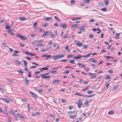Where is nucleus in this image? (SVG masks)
I'll use <instances>...</instances> for the list:
<instances>
[{"label":"nucleus","instance_id":"30","mask_svg":"<svg viewBox=\"0 0 122 122\" xmlns=\"http://www.w3.org/2000/svg\"><path fill=\"white\" fill-rule=\"evenodd\" d=\"M51 56H52L51 55H47V56L45 58V60H47L48 59V58L49 57H51Z\"/></svg>","mask_w":122,"mask_h":122},{"label":"nucleus","instance_id":"58","mask_svg":"<svg viewBox=\"0 0 122 122\" xmlns=\"http://www.w3.org/2000/svg\"><path fill=\"white\" fill-rule=\"evenodd\" d=\"M64 73H66V74H68L70 73L69 71V70H67L66 71L64 72Z\"/></svg>","mask_w":122,"mask_h":122},{"label":"nucleus","instance_id":"16","mask_svg":"<svg viewBox=\"0 0 122 122\" xmlns=\"http://www.w3.org/2000/svg\"><path fill=\"white\" fill-rule=\"evenodd\" d=\"M26 19L25 17H21L19 18V20L21 21H24L26 20Z\"/></svg>","mask_w":122,"mask_h":122},{"label":"nucleus","instance_id":"61","mask_svg":"<svg viewBox=\"0 0 122 122\" xmlns=\"http://www.w3.org/2000/svg\"><path fill=\"white\" fill-rule=\"evenodd\" d=\"M39 31L42 32H44L45 30L43 29H41Z\"/></svg>","mask_w":122,"mask_h":122},{"label":"nucleus","instance_id":"22","mask_svg":"<svg viewBox=\"0 0 122 122\" xmlns=\"http://www.w3.org/2000/svg\"><path fill=\"white\" fill-rule=\"evenodd\" d=\"M95 94H93L92 95H86V98H88V97H92L93 96H95Z\"/></svg>","mask_w":122,"mask_h":122},{"label":"nucleus","instance_id":"29","mask_svg":"<svg viewBox=\"0 0 122 122\" xmlns=\"http://www.w3.org/2000/svg\"><path fill=\"white\" fill-rule=\"evenodd\" d=\"M107 10V8H102L101 10L104 11H106Z\"/></svg>","mask_w":122,"mask_h":122},{"label":"nucleus","instance_id":"2","mask_svg":"<svg viewBox=\"0 0 122 122\" xmlns=\"http://www.w3.org/2000/svg\"><path fill=\"white\" fill-rule=\"evenodd\" d=\"M16 36L19 38L21 40H22L23 41L26 40V37L20 34H17L16 35Z\"/></svg>","mask_w":122,"mask_h":122},{"label":"nucleus","instance_id":"63","mask_svg":"<svg viewBox=\"0 0 122 122\" xmlns=\"http://www.w3.org/2000/svg\"><path fill=\"white\" fill-rule=\"evenodd\" d=\"M73 107L72 106H70L69 107V110H71L73 108Z\"/></svg>","mask_w":122,"mask_h":122},{"label":"nucleus","instance_id":"18","mask_svg":"<svg viewBox=\"0 0 122 122\" xmlns=\"http://www.w3.org/2000/svg\"><path fill=\"white\" fill-rule=\"evenodd\" d=\"M119 87V85H117L113 89V91H115Z\"/></svg>","mask_w":122,"mask_h":122},{"label":"nucleus","instance_id":"4","mask_svg":"<svg viewBox=\"0 0 122 122\" xmlns=\"http://www.w3.org/2000/svg\"><path fill=\"white\" fill-rule=\"evenodd\" d=\"M29 93L31 94L32 96L35 99H36L37 98L38 96L36 94L34 93L31 91H30Z\"/></svg>","mask_w":122,"mask_h":122},{"label":"nucleus","instance_id":"47","mask_svg":"<svg viewBox=\"0 0 122 122\" xmlns=\"http://www.w3.org/2000/svg\"><path fill=\"white\" fill-rule=\"evenodd\" d=\"M29 55L31 56H34L35 55V54H33L31 53H29Z\"/></svg>","mask_w":122,"mask_h":122},{"label":"nucleus","instance_id":"51","mask_svg":"<svg viewBox=\"0 0 122 122\" xmlns=\"http://www.w3.org/2000/svg\"><path fill=\"white\" fill-rule=\"evenodd\" d=\"M89 87V86H87V88H85L82 89V91H84V90H86Z\"/></svg>","mask_w":122,"mask_h":122},{"label":"nucleus","instance_id":"14","mask_svg":"<svg viewBox=\"0 0 122 122\" xmlns=\"http://www.w3.org/2000/svg\"><path fill=\"white\" fill-rule=\"evenodd\" d=\"M110 1L109 0H105L104 2L105 3V5L106 6L108 5L109 4V2Z\"/></svg>","mask_w":122,"mask_h":122},{"label":"nucleus","instance_id":"10","mask_svg":"<svg viewBox=\"0 0 122 122\" xmlns=\"http://www.w3.org/2000/svg\"><path fill=\"white\" fill-rule=\"evenodd\" d=\"M24 79L25 83L27 85H28L30 83V81L29 80H27V78H25Z\"/></svg>","mask_w":122,"mask_h":122},{"label":"nucleus","instance_id":"46","mask_svg":"<svg viewBox=\"0 0 122 122\" xmlns=\"http://www.w3.org/2000/svg\"><path fill=\"white\" fill-rule=\"evenodd\" d=\"M61 101L62 103H66V101L64 99H62Z\"/></svg>","mask_w":122,"mask_h":122},{"label":"nucleus","instance_id":"15","mask_svg":"<svg viewBox=\"0 0 122 122\" xmlns=\"http://www.w3.org/2000/svg\"><path fill=\"white\" fill-rule=\"evenodd\" d=\"M61 26L63 28H65L67 26V24H64L63 23H61Z\"/></svg>","mask_w":122,"mask_h":122},{"label":"nucleus","instance_id":"45","mask_svg":"<svg viewBox=\"0 0 122 122\" xmlns=\"http://www.w3.org/2000/svg\"><path fill=\"white\" fill-rule=\"evenodd\" d=\"M108 72L109 73L112 74L113 72V71L112 70H109L108 71Z\"/></svg>","mask_w":122,"mask_h":122},{"label":"nucleus","instance_id":"53","mask_svg":"<svg viewBox=\"0 0 122 122\" xmlns=\"http://www.w3.org/2000/svg\"><path fill=\"white\" fill-rule=\"evenodd\" d=\"M83 47L84 49H86V48H87L88 46L87 45H83Z\"/></svg>","mask_w":122,"mask_h":122},{"label":"nucleus","instance_id":"39","mask_svg":"<svg viewBox=\"0 0 122 122\" xmlns=\"http://www.w3.org/2000/svg\"><path fill=\"white\" fill-rule=\"evenodd\" d=\"M105 83H106V84L105 85V86L107 87V88H108V87H109V83L107 84V83L106 82H105Z\"/></svg>","mask_w":122,"mask_h":122},{"label":"nucleus","instance_id":"40","mask_svg":"<svg viewBox=\"0 0 122 122\" xmlns=\"http://www.w3.org/2000/svg\"><path fill=\"white\" fill-rule=\"evenodd\" d=\"M92 93V90H90L88 91L87 92L88 94H90Z\"/></svg>","mask_w":122,"mask_h":122},{"label":"nucleus","instance_id":"54","mask_svg":"<svg viewBox=\"0 0 122 122\" xmlns=\"http://www.w3.org/2000/svg\"><path fill=\"white\" fill-rule=\"evenodd\" d=\"M12 56H18V55L15 53H14L12 55Z\"/></svg>","mask_w":122,"mask_h":122},{"label":"nucleus","instance_id":"36","mask_svg":"<svg viewBox=\"0 0 122 122\" xmlns=\"http://www.w3.org/2000/svg\"><path fill=\"white\" fill-rule=\"evenodd\" d=\"M89 1L90 0H83V2L85 3H89Z\"/></svg>","mask_w":122,"mask_h":122},{"label":"nucleus","instance_id":"20","mask_svg":"<svg viewBox=\"0 0 122 122\" xmlns=\"http://www.w3.org/2000/svg\"><path fill=\"white\" fill-rule=\"evenodd\" d=\"M114 113V112L112 110H111V111H109L108 112V114H109L112 115Z\"/></svg>","mask_w":122,"mask_h":122},{"label":"nucleus","instance_id":"17","mask_svg":"<svg viewBox=\"0 0 122 122\" xmlns=\"http://www.w3.org/2000/svg\"><path fill=\"white\" fill-rule=\"evenodd\" d=\"M22 61L24 62V65L25 67H26L27 66V61L24 60L23 59L22 60Z\"/></svg>","mask_w":122,"mask_h":122},{"label":"nucleus","instance_id":"37","mask_svg":"<svg viewBox=\"0 0 122 122\" xmlns=\"http://www.w3.org/2000/svg\"><path fill=\"white\" fill-rule=\"evenodd\" d=\"M8 122H11V118L9 117H8Z\"/></svg>","mask_w":122,"mask_h":122},{"label":"nucleus","instance_id":"60","mask_svg":"<svg viewBox=\"0 0 122 122\" xmlns=\"http://www.w3.org/2000/svg\"><path fill=\"white\" fill-rule=\"evenodd\" d=\"M105 57H106L107 58V60H108L110 58H111V56H106Z\"/></svg>","mask_w":122,"mask_h":122},{"label":"nucleus","instance_id":"57","mask_svg":"<svg viewBox=\"0 0 122 122\" xmlns=\"http://www.w3.org/2000/svg\"><path fill=\"white\" fill-rule=\"evenodd\" d=\"M14 116L15 117V120L16 121H18V118L16 117V115H15Z\"/></svg>","mask_w":122,"mask_h":122},{"label":"nucleus","instance_id":"56","mask_svg":"<svg viewBox=\"0 0 122 122\" xmlns=\"http://www.w3.org/2000/svg\"><path fill=\"white\" fill-rule=\"evenodd\" d=\"M87 101H86L85 102V104L86 105V106H87L88 104Z\"/></svg>","mask_w":122,"mask_h":122},{"label":"nucleus","instance_id":"50","mask_svg":"<svg viewBox=\"0 0 122 122\" xmlns=\"http://www.w3.org/2000/svg\"><path fill=\"white\" fill-rule=\"evenodd\" d=\"M57 71L56 70L51 71L50 72L51 73H54L57 72Z\"/></svg>","mask_w":122,"mask_h":122},{"label":"nucleus","instance_id":"9","mask_svg":"<svg viewBox=\"0 0 122 122\" xmlns=\"http://www.w3.org/2000/svg\"><path fill=\"white\" fill-rule=\"evenodd\" d=\"M17 116L19 118L25 119V118L24 117V116L20 113H17Z\"/></svg>","mask_w":122,"mask_h":122},{"label":"nucleus","instance_id":"62","mask_svg":"<svg viewBox=\"0 0 122 122\" xmlns=\"http://www.w3.org/2000/svg\"><path fill=\"white\" fill-rule=\"evenodd\" d=\"M72 56L71 55H69L67 56V58H70L71 57H72Z\"/></svg>","mask_w":122,"mask_h":122},{"label":"nucleus","instance_id":"35","mask_svg":"<svg viewBox=\"0 0 122 122\" xmlns=\"http://www.w3.org/2000/svg\"><path fill=\"white\" fill-rule=\"evenodd\" d=\"M77 24H76L75 25H72V28L74 27V28H76L77 27Z\"/></svg>","mask_w":122,"mask_h":122},{"label":"nucleus","instance_id":"27","mask_svg":"<svg viewBox=\"0 0 122 122\" xmlns=\"http://www.w3.org/2000/svg\"><path fill=\"white\" fill-rule=\"evenodd\" d=\"M15 61L17 62V64L18 65H20L21 63V62L19 61L18 60H15Z\"/></svg>","mask_w":122,"mask_h":122},{"label":"nucleus","instance_id":"21","mask_svg":"<svg viewBox=\"0 0 122 122\" xmlns=\"http://www.w3.org/2000/svg\"><path fill=\"white\" fill-rule=\"evenodd\" d=\"M11 28V26H8L7 25H6L5 27V28L6 29L8 30L10 28Z\"/></svg>","mask_w":122,"mask_h":122},{"label":"nucleus","instance_id":"64","mask_svg":"<svg viewBox=\"0 0 122 122\" xmlns=\"http://www.w3.org/2000/svg\"><path fill=\"white\" fill-rule=\"evenodd\" d=\"M99 5L101 6H103L104 5V4L103 3H100Z\"/></svg>","mask_w":122,"mask_h":122},{"label":"nucleus","instance_id":"49","mask_svg":"<svg viewBox=\"0 0 122 122\" xmlns=\"http://www.w3.org/2000/svg\"><path fill=\"white\" fill-rule=\"evenodd\" d=\"M22 101L23 102H27V100L26 99H22Z\"/></svg>","mask_w":122,"mask_h":122},{"label":"nucleus","instance_id":"41","mask_svg":"<svg viewBox=\"0 0 122 122\" xmlns=\"http://www.w3.org/2000/svg\"><path fill=\"white\" fill-rule=\"evenodd\" d=\"M71 4H73L75 3V2L74 0H71Z\"/></svg>","mask_w":122,"mask_h":122},{"label":"nucleus","instance_id":"43","mask_svg":"<svg viewBox=\"0 0 122 122\" xmlns=\"http://www.w3.org/2000/svg\"><path fill=\"white\" fill-rule=\"evenodd\" d=\"M4 102H5L7 103H9L10 101L9 100H7L6 99H5V100Z\"/></svg>","mask_w":122,"mask_h":122},{"label":"nucleus","instance_id":"6","mask_svg":"<svg viewBox=\"0 0 122 122\" xmlns=\"http://www.w3.org/2000/svg\"><path fill=\"white\" fill-rule=\"evenodd\" d=\"M45 75H44V74H41L40 75L41 76L43 77L44 79H46V78H48L49 79L51 77L50 76H45Z\"/></svg>","mask_w":122,"mask_h":122},{"label":"nucleus","instance_id":"44","mask_svg":"<svg viewBox=\"0 0 122 122\" xmlns=\"http://www.w3.org/2000/svg\"><path fill=\"white\" fill-rule=\"evenodd\" d=\"M97 77V75L91 76L90 77V79H94L96 78Z\"/></svg>","mask_w":122,"mask_h":122},{"label":"nucleus","instance_id":"52","mask_svg":"<svg viewBox=\"0 0 122 122\" xmlns=\"http://www.w3.org/2000/svg\"><path fill=\"white\" fill-rule=\"evenodd\" d=\"M97 61V60H93V61H91L89 62H92L94 63H96V62Z\"/></svg>","mask_w":122,"mask_h":122},{"label":"nucleus","instance_id":"5","mask_svg":"<svg viewBox=\"0 0 122 122\" xmlns=\"http://www.w3.org/2000/svg\"><path fill=\"white\" fill-rule=\"evenodd\" d=\"M82 100L81 99H80L79 100L78 102L77 103L78 106V108H80L81 107V104Z\"/></svg>","mask_w":122,"mask_h":122},{"label":"nucleus","instance_id":"12","mask_svg":"<svg viewBox=\"0 0 122 122\" xmlns=\"http://www.w3.org/2000/svg\"><path fill=\"white\" fill-rule=\"evenodd\" d=\"M92 54L91 53H90L86 55L85 56H82V57L84 58H87L88 57H89Z\"/></svg>","mask_w":122,"mask_h":122},{"label":"nucleus","instance_id":"13","mask_svg":"<svg viewBox=\"0 0 122 122\" xmlns=\"http://www.w3.org/2000/svg\"><path fill=\"white\" fill-rule=\"evenodd\" d=\"M76 45L79 47H81L82 46L83 44L79 42H78L76 43Z\"/></svg>","mask_w":122,"mask_h":122},{"label":"nucleus","instance_id":"32","mask_svg":"<svg viewBox=\"0 0 122 122\" xmlns=\"http://www.w3.org/2000/svg\"><path fill=\"white\" fill-rule=\"evenodd\" d=\"M74 60H71L70 61H69V62L71 63L72 64H73L74 63Z\"/></svg>","mask_w":122,"mask_h":122},{"label":"nucleus","instance_id":"38","mask_svg":"<svg viewBox=\"0 0 122 122\" xmlns=\"http://www.w3.org/2000/svg\"><path fill=\"white\" fill-rule=\"evenodd\" d=\"M41 69H42L43 70H48L49 68H47V67H43L41 68Z\"/></svg>","mask_w":122,"mask_h":122},{"label":"nucleus","instance_id":"34","mask_svg":"<svg viewBox=\"0 0 122 122\" xmlns=\"http://www.w3.org/2000/svg\"><path fill=\"white\" fill-rule=\"evenodd\" d=\"M37 91L39 93H41L43 92V90L42 89H40L38 90H37Z\"/></svg>","mask_w":122,"mask_h":122},{"label":"nucleus","instance_id":"33","mask_svg":"<svg viewBox=\"0 0 122 122\" xmlns=\"http://www.w3.org/2000/svg\"><path fill=\"white\" fill-rule=\"evenodd\" d=\"M110 77L108 75H107L105 78V79H110Z\"/></svg>","mask_w":122,"mask_h":122},{"label":"nucleus","instance_id":"28","mask_svg":"<svg viewBox=\"0 0 122 122\" xmlns=\"http://www.w3.org/2000/svg\"><path fill=\"white\" fill-rule=\"evenodd\" d=\"M36 46L39 47L43 46V44L42 43L37 44Z\"/></svg>","mask_w":122,"mask_h":122},{"label":"nucleus","instance_id":"1","mask_svg":"<svg viewBox=\"0 0 122 122\" xmlns=\"http://www.w3.org/2000/svg\"><path fill=\"white\" fill-rule=\"evenodd\" d=\"M64 56V55H57L56 56H53L52 58H53L54 60H56L57 59H60L61 58L63 57Z\"/></svg>","mask_w":122,"mask_h":122},{"label":"nucleus","instance_id":"3","mask_svg":"<svg viewBox=\"0 0 122 122\" xmlns=\"http://www.w3.org/2000/svg\"><path fill=\"white\" fill-rule=\"evenodd\" d=\"M85 25H84L83 27H81V28H79V30L80 31H79L78 32V33L79 34H81L82 33V31L83 32H85V28H84V27H85Z\"/></svg>","mask_w":122,"mask_h":122},{"label":"nucleus","instance_id":"11","mask_svg":"<svg viewBox=\"0 0 122 122\" xmlns=\"http://www.w3.org/2000/svg\"><path fill=\"white\" fill-rule=\"evenodd\" d=\"M81 19V17H77L72 18L71 19V20L73 21H75L77 20H79Z\"/></svg>","mask_w":122,"mask_h":122},{"label":"nucleus","instance_id":"19","mask_svg":"<svg viewBox=\"0 0 122 122\" xmlns=\"http://www.w3.org/2000/svg\"><path fill=\"white\" fill-rule=\"evenodd\" d=\"M60 80L58 79H56L53 81V82L54 83L58 82H60Z\"/></svg>","mask_w":122,"mask_h":122},{"label":"nucleus","instance_id":"59","mask_svg":"<svg viewBox=\"0 0 122 122\" xmlns=\"http://www.w3.org/2000/svg\"><path fill=\"white\" fill-rule=\"evenodd\" d=\"M59 120V118H57L55 119V121L56 122H57Z\"/></svg>","mask_w":122,"mask_h":122},{"label":"nucleus","instance_id":"55","mask_svg":"<svg viewBox=\"0 0 122 122\" xmlns=\"http://www.w3.org/2000/svg\"><path fill=\"white\" fill-rule=\"evenodd\" d=\"M74 95H78L79 96V95H80V94H79L78 92H76L74 94Z\"/></svg>","mask_w":122,"mask_h":122},{"label":"nucleus","instance_id":"26","mask_svg":"<svg viewBox=\"0 0 122 122\" xmlns=\"http://www.w3.org/2000/svg\"><path fill=\"white\" fill-rule=\"evenodd\" d=\"M52 19L51 17H47L45 19L46 20H48Z\"/></svg>","mask_w":122,"mask_h":122},{"label":"nucleus","instance_id":"7","mask_svg":"<svg viewBox=\"0 0 122 122\" xmlns=\"http://www.w3.org/2000/svg\"><path fill=\"white\" fill-rule=\"evenodd\" d=\"M49 33V31H46L44 33V34L41 36V37L42 38H44L46 36L48 35Z\"/></svg>","mask_w":122,"mask_h":122},{"label":"nucleus","instance_id":"24","mask_svg":"<svg viewBox=\"0 0 122 122\" xmlns=\"http://www.w3.org/2000/svg\"><path fill=\"white\" fill-rule=\"evenodd\" d=\"M9 32L10 34L11 35L13 36L14 35V34L13 32H12V31L10 30H9Z\"/></svg>","mask_w":122,"mask_h":122},{"label":"nucleus","instance_id":"25","mask_svg":"<svg viewBox=\"0 0 122 122\" xmlns=\"http://www.w3.org/2000/svg\"><path fill=\"white\" fill-rule=\"evenodd\" d=\"M7 80L8 81V82H9L10 83H14V80H9V79H7Z\"/></svg>","mask_w":122,"mask_h":122},{"label":"nucleus","instance_id":"48","mask_svg":"<svg viewBox=\"0 0 122 122\" xmlns=\"http://www.w3.org/2000/svg\"><path fill=\"white\" fill-rule=\"evenodd\" d=\"M37 40H35V41H33L32 43V44H33V46H34L35 44H36L35 42L36 41V42H37Z\"/></svg>","mask_w":122,"mask_h":122},{"label":"nucleus","instance_id":"23","mask_svg":"<svg viewBox=\"0 0 122 122\" xmlns=\"http://www.w3.org/2000/svg\"><path fill=\"white\" fill-rule=\"evenodd\" d=\"M10 112L14 116L15 115L14 112L11 109H10Z\"/></svg>","mask_w":122,"mask_h":122},{"label":"nucleus","instance_id":"8","mask_svg":"<svg viewBox=\"0 0 122 122\" xmlns=\"http://www.w3.org/2000/svg\"><path fill=\"white\" fill-rule=\"evenodd\" d=\"M82 56L79 55L77 56H74L73 58V59H81V57Z\"/></svg>","mask_w":122,"mask_h":122},{"label":"nucleus","instance_id":"31","mask_svg":"<svg viewBox=\"0 0 122 122\" xmlns=\"http://www.w3.org/2000/svg\"><path fill=\"white\" fill-rule=\"evenodd\" d=\"M52 49V47L51 46H50L49 47H48L47 49V51H50V50Z\"/></svg>","mask_w":122,"mask_h":122},{"label":"nucleus","instance_id":"42","mask_svg":"<svg viewBox=\"0 0 122 122\" xmlns=\"http://www.w3.org/2000/svg\"><path fill=\"white\" fill-rule=\"evenodd\" d=\"M0 89L3 91H5V90L4 89L3 87L0 85Z\"/></svg>","mask_w":122,"mask_h":122}]
</instances>
